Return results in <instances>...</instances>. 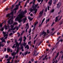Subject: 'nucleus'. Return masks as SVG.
Returning <instances> with one entry per match:
<instances>
[{"mask_svg": "<svg viewBox=\"0 0 63 63\" xmlns=\"http://www.w3.org/2000/svg\"><path fill=\"white\" fill-rule=\"evenodd\" d=\"M28 54V51H27L26 52H25L24 53L25 55H26Z\"/></svg>", "mask_w": 63, "mask_h": 63, "instance_id": "4be33fe9", "label": "nucleus"}, {"mask_svg": "<svg viewBox=\"0 0 63 63\" xmlns=\"http://www.w3.org/2000/svg\"><path fill=\"white\" fill-rule=\"evenodd\" d=\"M31 60L32 62H33V61H34V59H31Z\"/></svg>", "mask_w": 63, "mask_h": 63, "instance_id": "5fc2aeb1", "label": "nucleus"}, {"mask_svg": "<svg viewBox=\"0 0 63 63\" xmlns=\"http://www.w3.org/2000/svg\"><path fill=\"white\" fill-rule=\"evenodd\" d=\"M42 23L41 24H39V27H41V25H42Z\"/></svg>", "mask_w": 63, "mask_h": 63, "instance_id": "7c9ffc66", "label": "nucleus"}, {"mask_svg": "<svg viewBox=\"0 0 63 63\" xmlns=\"http://www.w3.org/2000/svg\"><path fill=\"white\" fill-rule=\"evenodd\" d=\"M7 51H8V52H10V51L11 52H12L13 51V50H11L10 48H8Z\"/></svg>", "mask_w": 63, "mask_h": 63, "instance_id": "4468645a", "label": "nucleus"}, {"mask_svg": "<svg viewBox=\"0 0 63 63\" xmlns=\"http://www.w3.org/2000/svg\"><path fill=\"white\" fill-rule=\"evenodd\" d=\"M2 33L4 35V37H5L4 39H3V40L2 41V42H4L5 43H6V41L5 40V39H7V38L8 37H7V36H8V34H6V32H4L3 31L2 32Z\"/></svg>", "mask_w": 63, "mask_h": 63, "instance_id": "39448f33", "label": "nucleus"}, {"mask_svg": "<svg viewBox=\"0 0 63 63\" xmlns=\"http://www.w3.org/2000/svg\"><path fill=\"white\" fill-rule=\"evenodd\" d=\"M33 19V18H31L30 20H31H31H32V19Z\"/></svg>", "mask_w": 63, "mask_h": 63, "instance_id": "4d7b16f0", "label": "nucleus"}, {"mask_svg": "<svg viewBox=\"0 0 63 63\" xmlns=\"http://www.w3.org/2000/svg\"><path fill=\"white\" fill-rule=\"evenodd\" d=\"M28 18H29V20H30L31 19V18L30 17H28Z\"/></svg>", "mask_w": 63, "mask_h": 63, "instance_id": "0e129e2a", "label": "nucleus"}, {"mask_svg": "<svg viewBox=\"0 0 63 63\" xmlns=\"http://www.w3.org/2000/svg\"><path fill=\"white\" fill-rule=\"evenodd\" d=\"M61 6V3H59L57 4V8H58L60 7Z\"/></svg>", "mask_w": 63, "mask_h": 63, "instance_id": "f8f14e48", "label": "nucleus"}, {"mask_svg": "<svg viewBox=\"0 0 63 63\" xmlns=\"http://www.w3.org/2000/svg\"><path fill=\"white\" fill-rule=\"evenodd\" d=\"M13 34V33H11L10 34V35H12Z\"/></svg>", "mask_w": 63, "mask_h": 63, "instance_id": "69168bd1", "label": "nucleus"}, {"mask_svg": "<svg viewBox=\"0 0 63 63\" xmlns=\"http://www.w3.org/2000/svg\"><path fill=\"white\" fill-rule=\"evenodd\" d=\"M6 50H7V49H6V48H5L4 49V51H6Z\"/></svg>", "mask_w": 63, "mask_h": 63, "instance_id": "37998d69", "label": "nucleus"}, {"mask_svg": "<svg viewBox=\"0 0 63 63\" xmlns=\"http://www.w3.org/2000/svg\"><path fill=\"white\" fill-rule=\"evenodd\" d=\"M14 14V11L11 12V13L8 14L6 15V17L8 18L7 19H10L8 21V23L9 24H13V14Z\"/></svg>", "mask_w": 63, "mask_h": 63, "instance_id": "f257e3e1", "label": "nucleus"}, {"mask_svg": "<svg viewBox=\"0 0 63 63\" xmlns=\"http://www.w3.org/2000/svg\"><path fill=\"white\" fill-rule=\"evenodd\" d=\"M16 29H17V30H18V27H17L16 28Z\"/></svg>", "mask_w": 63, "mask_h": 63, "instance_id": "3c124183", "label": "nucleus"}, {"mask_svg": "<svg viewBox=\"0 0 63 63\" xmlns=\"http://www.w3.org/2000/svg\"><path fill=\"white\" fill-rule=\"evenodd\" d=\"M34 63H37V61H35L34 62Z\"/></svg>", "mask_w": 63, "mask_h": 63, "instance_id": "774afa93", "label": "nucleus"}, {"mask_svg": "<svg viewBox=\"0 0 63 63\" xmlns=\"http://www.w3.org/2000/svg\"><path fill=\"white\" fill-rule=\"evenodd\" d=\"M62 18V16H61L60 18L59 19V20H60Z\"/></svg>", "mask_w": 63, "mask_h": 63, "instance_id": "49530a36", "label": "nucleus"}, {"mask_svg": "<svg viewBox=\"0 0 63 63\" xmlns=\"http://www.w3.org/2000/svg\"><path fill=\"white\" fill-rule=\"evenodd\" d=\"M49 20V19H48L47 20H46V22H48Z\"/></svg>", "mask_w": 63, "mask_h": 63, "instance_id": "4c0bfd02", "label": "nucleus"}, {"mask_svg": "<svg viewBox=\"0 0 63 63\" xmlns=\"http://www.w3.org/2000/svg\"><path fill=\"white\" fill-rule=\"evenodd\" d=\"M15 56H14L13 58V59H14V58H15Z\"/></svg>", "mask_w": 63, "mask_h": 63, "instance_id": "864d4df0", "label": "nucleus"}, {"mask_svg": "<svg viewBox=\"0 0 63 63\" xmlns=\"http://www.w3.org/2000/svg\"><path fill=\"white\" fill-rule=\"evenodd\" d=\"M10 27H11V30H15V29H16V27L13 28V27H14V26L11 25Z\"/></svg>", "mask_w": 63, "mask_h": 63, "instance_id": "9b49d317", "label": "nucleus"}, {"mask_svg": "<svg viewBox=\"0 0 63 63\" xmlns=\"http://www.w3.org/2000/svg\"><path fill=\"white\" fill-rule=\"evenodd\" d=\"M59 34H60V33H59V32H58L57 33V34L58 35H59Z\"/></svg>", "mask_w": 63, "mask_h": 63, "instance_id": "bf43d9fd", "label": "nucleus"}, {"mask_svg": "<svg viewBox=\"0 0 63 63\" xmlns=\"http://www.w3.org/2000/svg\"><path fill=\"white\" fill-rule=\"evenodd\" d=\"M26 32H27V29H26Z\"/></svg>", "mask_w": 63, "mask_h": 63, "instance_id": "13d9d810", "label": "nucleus"}, {"mask_svg": "<svg viewBox=\"0 0 63 63\" xmlns=\"http://www.w3.org/2000/svg\"><path fill=\"white\" fill-rule=\"evenodd\" d=\"M47 33H49V30H47Z\"/></svg>", "mask_w": 63, "mask_h": 63, "instance_id": "de8ad7c7", "label": "nucleus"}, {"mask_svg": "<svg viewBox=\"0 0 63 63\" xmlns=\"http://www.w3.org/2000/svg\"><path fill=\"white\" fill-rule=\"evenodd\" d=\"M51 30H52V31H54V29L53 28H52L51 29Z\"/></svg>", "mask_w": 63, "mask_h": 63, "instance_id": "58836bf2", "label": "nucleus"}, {"mask_svg": "<svg viewBox=\"0 0 63 63\" xmlns=\"http://www.w3.org/2000/svg\"><path fill=\"white\" fill-rule=\"evenodd\" d=\"M41 43H42V42H40L39 44H38V46H40V45H41Z\"/></svg>", "mask_w": 63, "mask_h": 63, "instance_id": "a19ab883", "label": "nucleus"}, {"mask_svg": "<svg viewBox=\"0 0 63 63\" xmlns=\"http://www.w3.org/2000/svg\"><path fill=\"white\" fill-rule=\"evenodd\" d=\"M54 9H53L50 11V12L51 13H53V12H54Z\"/></svg>", "mask_w": 63, "mask_h": 63, "instance_id": "412c9836", "label": "nucleus"}, {"mask_svg": "<svg viewBox=\"0 0 63 63\" xmlns=\"http://www.w3.org/2000/svg\"><path fill=\"white\" fill-rule=\"evenodd\" d=\"M38 2H39H39H41V0H37Z\"/></svg>", "mask_w": 63, "mask_h": 63, "instance_id": "ea45409f", "label": "nucleus"}, {"mask_svg": "<svg viewBox=\"0 0 63 63\" xmlns=\"http://www.w3.org/2000/svg\"><path fill=\"white\" fill-rule=\"evenodd\" d=\"M17 0L16 2L15 3V4L16 5V3H17Z\"/></svg>", "mask_w": 63, "mask_h": 63, "instance_id": "052dcab7", "label": "nucleus"}, {"mask_svg": "<svg viewBox=\"0 0 63 63\" xmlns=\"http://www.w3.org/2000/svg\"><path fill=\"white\" fill-rule=\"evenodd\" d=\"M26 11H25V12H23L21 13L19 15H18V16L15 19V20L16 21H18L19 22H20L21 21V19L23 17H24V15L25 14L24 13L26 14Z\"/></svg>", "mask_w": 63, "mask_h": 63, "instance_id": "f03ea898", "label": "nucleus"}, {"mask_svg": "<svg viewBox=\"0 0 63 63\" xmlns=\"http://www.w3.org/2000/svg\"><path fill=\"white\" fill-rule=\"evenodd\" d=\"M63 41V40L61 39V40H60L57 43H59V42H62Z\"/></svg>", "mask_w": 63, "mask_h": 63, "instance_id": "393cba45", "label": "nucleus"}, {"mask_svg": "<svg viewBox=\"0 0 63 63\" xmlns=\"http://www.w3.org/2000/svg\"><path fill=\"white\" fill-rule=\"evenodd\" d=\"M59 16H58V17H56V19L55 20V22H57V21L58 20V19L59 18L58 17H59Z\"/></svg>", "mask_w": 63, "mask_h": 63, "instance_id": "dca6fc26", "label": "nucleus"}, {"mask_svg": "<svg viewBox=\"0 0 63 63\" xmlns=\"http://www.w3.org/2000/svg\"><path fill=\"white\" fill-rule=\"evenodd\" d=\"M27 48L28 49H29V46L28 45H27L26 46L25 48Z\"/></svg>", "mask_w": 63, "mask_h": 63, "instance_id": "2eb2a0df", "label": "nucleus"}, {"mask_svg": "<svg viewBox=\"0 0 63 63\" xmlns=\"http://www.w3.org/2000/svg\"><path fill=\"white\" fill-rule=\"evenodd\" d=\"M24 42V44H23V45L24 46V47H25L26 45V43H25V41Z\"/></svg>", "mask_w": 63, "mask_h": 63, "instance_id": "aec40b11", "label": "nucleus"}, {"mask_svg": "<svg viewBox=\"0 0 63 63\" xmlns=\"http://www.w3.org/2000/svg\"><path fill=\"white\" fill-rule=\"evenodd\" d=\"M14 5H13L12 6V7L11 8V9L12 10L13 9V8H14Z\"/></svg>", "mask_w": 63, "mask_h": 63, "instance_id": "c756f323", "label": "nucleus"}, {"mask_svg": "<svg viewBox=\"0 0 63 63\" xmlns=\"http://www.w3.org/2000/svg\"><path fill=\"white\" fill-rule=\"evenodd\" d=\"M34 53L33 54V55L34 56L35 55V53L36 52V50H34Z\"/></svg>", "mask_w": 63, "mask_h": 63, "instance_id": "c85d7f7f", "label": "nucleus"}, {"mask_svg": "<svg viewBox=\"0 0 63 63\" xmlns=\"http://www.w3.org/2000/svg\"><path fill=\"white\" fill-rule=\"evenodd\" d=\"M38 22H36V23H35V24L34 25V27H35V26H36V25H37V24H38Z\"/></svg>", "mask_w": 63, "mask_h": 63, "instance_id": "a211bd4d", "label": "nucleus"}, {"mask_svg": "<svg viewBox=\"0 0 63 63\" xmlns=\"http://www.w3.org/2000/svg\"><path fill=\"white\" fill-rule=\"evenodd\" d=\"M23 46H21V49H23Z\"/></svg>", "mask_w": 63, "mask_h": 63, "instance_id": "6e6d98bb", "label": "nucleus"}, {"mask_svg": "<svg viewBox=\"0 0 63 63\" xmlns=\"http://www.w3.org/2000/svg\"><path fill=\"white\" fill-rule=\"evenodd\" d=\"M38 4L36 5H35L34 7L33 8V9H32V8H31L30 9V11L31 12H32V11H34V14H35L36 13V12H37V10H38V9H36V8L37 6H38Z\"/></svg>", "mask_w": 63, "mask_h": 63, "instance_id": "20e7f679", "label": "nucleus"}, {"mask_svg": "<svg viewBox=\"0 0 63 63\" xmlns=\"http://www.w3.org/2000/svg\"><path fill=\"white\" fill-rule=\"evenodd\" d=\"M44 37L47 35V33L44 31H43L42 32V35H43Z\"/></svg>", "mask_w": 63, "mask_h": 63, "instance_id": "1a4fd4ad", "label": "nucleus"}, {"mask_svg": "<svg viewBox=\"0 0 63 63\" xmlns=\"http://www.w3.org/2000/svg\"><path fill=\"white\" fill-rule=\"evenodd\" d=\"M43 12H44V10H43L42 11H41L40 12L39 14L40 15L39 16V17H41L43 16Z\"/></svg>", "mask_w": 63, "mask_h": 63, "instance_id": "423d86ee", "label": "nucleus"}, {"mask_svg": "<svg viewBox=\"0 0 63 63\" xmlns=\"http://www.w3.org/2000/svg\"><path fill=\"white\" fill-rule=\"evenodd\" d=\"M9 10V8H6V11H7V10Z\"/></svg>", "mask_w": 63, "mask_h": 63, "instance_id": "e2e57ef3", "label": "nucleus"}, {"mask_svg": "<svg viewBox=\"0 0 63 63\" xmlns=\"http://www.w3.org/2000/svg\"><path fill=\"white\" fill-rule=\"evenodd\" d=\"M45 19V18H44L43 19L42 21V23H43V22H44V21Z\"/></svg>", "mask_w": 63, "mask_h": 63, "instance_id": "5701e85b", "label": "nucleus"}, {"mask_svg": "<svg viewBox=\"0 0 63 63\" xmlns=\"http://www.w3.org/2000/svg\"><path fill=\"white\" fill-rule=\"evenodd\" d=\"M59 55V52H58L57 53V55L55 57V59H56V57H57V56H58Z\"/></svg>", "mask_w": 63, "mask_h": 63, "instance_id": "6ab92c4d", "label": "nucleus"}, {"mask_svg": "<svg viewBox=\"0 0 63 63\" xmlns=\"http://www.w3.org/2000/svg\"><path fill=\"white\" fill-rule=\"evenodd\" d=\"M56 0H54V2L53 3L54 4H56Z\"/></svg>", "mask_w": 63, "mask_h": 63, "instance_id": "bb28decb", "label": "nucleus"}, {"mask_svg": "<svg viewBox=\"0 0 63 63\" xmlns=\"http://www.w3.org/2000/svg\"><path fill=\"white\" fill-rule=\"evenodd\" d=\"M31 29H30V30L29 31V33L30 34V32H31Z\"/></svg>", "mask_w": 63, "mask_h": 63, "instance_id": "79ce46f5", "label": "nucleus"}, {"mask_svg": "<svg viewBox=\"0 0 63 63\" xmlns=\"http://www.w3.org/2000/svg\"><path fill=\"white\" fill-rule=\"evenodd\" d=\"M6 21L5 20L4 21L3 23H2V24L3 23H6Z\"/></svg>", "mask_w": 63, "mask_h": 63, "instance_id": "603ef678", "label": "nucleus"}, {"mask_svg": "<svg viewBox=\"0 0 63 63\" xmlns=\"http://www.w3.org/2000/svg\"><path fill=\"white\" fill-rule=\"evenodd\" d=\"M18 52V50L16 51V52H15V51H14L13 53H11V55H12L13 56H14V55H16V54Z\"/></svg>", "mask_w": 63, "mask_h": 63, "instance_id": "0eeeda50", "label": "nucleus"}, {"mask_svg": "<svg viewBox=\"0 0 63 63\" xmlns=\"http://www.w3.org/2000/svg\"><path fill=\"white\" fill-rule=\"evenodd\" d=\"M52 0H50L49 1V2L48 3V5L49 6H50L52 4Z\"/></svg>", "mask_w": 63, "mask_h": 63, "instance_id": "6e6552de", "label": "nucleus"}, {"mask_svg": "<svg viewBox=\"0 0 63 63\" xmlns=\"http://www.w3.org/2000/svg\"><path fill=\"white\" fill-rule=\"evenodd\" d=\"M46 59H47V58H45L42 59V60H46Z\"/></svg>", "mask_w": 63, "mask_h": 63, "instance_id": "473e14b6", "label": "nucleus"}, {"mask_svg": "<svg viewBox=\"0 0 63 63\" xmlns=\"http://www.w3.org/2000/svg\"><path fill=\"white\" fill-rule=\"evenodd\" d=\"M26 20V18L24 19L23 20H24V22H23V23H24L25 22V20Z\"/></svg>", "mask_w": 63, "mask_h": 63, "instance_id": "a878e982", "label": "nucleus"}, {"mask_svg": "<svg viewBox=\"0 0 63 63\" xmlns=\"http://www.w3.org/2000/svg\"><path fill=\"white\" fill-rule=\"evenodd\" d=\"M26 26H27L26 27H28L29 26H28V23H27L26 24Z\"/></svg>", "mask_w": 63, "mask_h": 63, "instance_id": "c9c22d12", "label": "nucleus"}, {"mask_svg": "<svg viewBox=\"0 0 63 63\" xmlns=\"http://www.w3.org/2000/svg\"><path fill=\"white\" fill-rule=\"evenodd\" d=\"M27 2H26L25 3V5H24V6H25H25H26V4H27Z\"/></svg>", "mask_w": 63, "mask_h": 63, "instance_id": "8fccbe9b", "label": "nucleus"}, {"mask_svg": "<svg viewBox=\"0 0 63 63\" xmlns=\"http://www.w3.org/2000/svg\"><path fill=\"white\" fill-rule=\"evenodd\" d=\"M38 35L37 34L35 36V37H34V39H35V38H36V37H37V35Z\"/></svg>", "mask_w": 63, "mask_h": 63, "instance_id": "09e8293b", "label": "nucleus"}, {"mask_svg": "<svg viewBox=\"0 0 63 63\" xmlns=\"http://www.w3.org/2000/svg\"><path fill=\"white\" fill-rule=\"evenodd\" d=\"M31 16H33V14H30Z\"/></svg>", "mask_w": 63, "mask_h": 63, "instance_id": "680f3d73", "label": "nucleus"}, {"mask_svg": "<svg viewBox=\"0 0 63 63\" xmlns=\"http://www.w3.org/2000/svg\"><path fill=\"white\" fill-rule=\"evenodd\" d=\"M15 6L16 7V8L14 10V11H15V13H16V10L18 9V5H16Z\"/></svg>", "mask_w": 63, "mask_h": 63, "instance_id": "9d476101", "label": "nucleus"}, {"mask_svg": "<svg viewBox=\"0 0 63 63\" xmlns=\"http://www.w3.org/2000/svg\"><path fill=\"white\" fill-rule=\"evenodd\" d=\"M17 24V23L15 22L14 23V25H16Z\"/></svg>", "mask_w": 63, "mask_h": 63, "instance_id": "cd10ccee", "label": "nucleus"}, {"mask_svg": "<svg viewBox=\"0 0 63 63\" xmlns=\"http://www.w3.org/2000/svg\"><path fill=\"white\" fill-rule=\"evenodd\" d=\"M8 58V55H6L5 57V58Z\"/></svg>", "mask_w": 63, "mask_h": 63, "instance_id": "b1692460", "label": "nucleus"}, {"mask_svg": "<svg viewBox=\"0 0 63 63\" xmlns=\"http://www.w3.org/2000/svg\"><path fill=\"white\" fill-rule=\"evenodd\" d=\"M3 30H4V28H1V31H3Z\"/></svg>", "mask_w": 63, "mask_h": 63, "instance_id": "f704fd0d", "label": "nucleus"}, {"mask_svg": "<svg viewBox=\"0 0 63 63\" xmlns=\"http://www.w3.org/2000/svg\"><path fill=\"white\" fill-rule=\"evenodd\" d=\"M0 28H1L2 26V24H0Z\"/></svg>", "mask_w": 63, "mask_h": 63, "instance_id": "72a5a7b5", "label": "nucleus"}, {"mask_svg": "<svg viewBox=\"0 0 63 63\" xmlns=\"http://www.w3.org/2000/svg\"><path fill=\"white\" fill-rule=\"evenodd\" d=\"M0 39L1 40H3V39H4V37H2L1 38H0Z\"/></svg>", "mask_w": 63, "mask_h": 63, "instance_id": "e433bc0d", "label": "nucleus"}, {"mask_svg": "<svg viewBox=\"0 0 63 63\" xmlns=\"http://www.w3.org/2000/svg\"><path fill=\"white\" fill-rule=\"evenodd\" d=\"M15 44H14V45L13 46V47H12V48H14V47H15Z\"/></svg>", "mask_w": 63, "mask_h": 63, "instance_id": "2f4dec72", "label": "nucleus"}, {"mask_svg": "<svg viewBox=\"0 0 63 63\" xmlns=\"http://www.w3.org/2000/svg\"><path fill=\"white\" fill-rule=\"evenodd\" d=\"M47 8H48V10L49 11V7L48 6Z\"/></svg>", "mask_w": 63, "mask_h": 63, "instance_id": "c03bdc74", "label": "nucleus"}, {"mask_svg": "<svg viewBox=\"0 0 63 63\" xmlns=\"http://www.w3.org/2000/svg\"><path fill=\"white\" fill-rule=\"evenodd\" d=\"M19 41H20V42L19 43V44L18 43H16V46L15 47V48H18V47H19V45H21V41H22V38L20 37L19 38V39L18 40Z\"/></svg>", "mask_w": 63, "mask_h": 63, "instance_id": "7ed1b4c3", "label": "nucleus"}, {"mask_svg": "<svg viewBox=\"0 0 63 63\" xmlns=\"http://www.w3.org/2000/svg\"><path fill=\"white\" fill-rule=\"evenodd\" d=\"M24 40H23V41L24 42H25V40H26V37H25V36H24Z\"/></svg>", "mask_w": 63, "mask_h": 63, "instance_id": "f3484780", "label": "nucleus"}, {"mask_svg": "<svg viewBox=\"0 0 63 63\" xmlns=\"http://www.w3.org/2000/svg\"><path fill=\"white\" fill-rule=\"evenodd\" d=\"M57 63V60H56V61L55 62V63Z\"/></svg>", "mask_w": 63, "mask_h": 63, "instance_id": "338daca9", "label": "nucleus"}, {"mask_svg": "<svg viewBox=\"0 0 63 63\" xmlns=\"http://www.w3.org/2000/svg\"><path fill=\"white\" fill-rule=\"evenodd\" d=\"M56 33V32H55L53 34H52L51 35H53V34H55V33Z\"/></svg>", "mask_w": 63, "mask_h": 63, "instance_id": "a18cd8bd", "label": "nucleus"}, {"mask_svg": "<svg viewBox=\"0 0 63 63\" xmlns=\"http://www.w3.org/2000/svg\"><path fill=\"white\" fill-rule=\"evenodd\" d=\"M4 28L6 30H7V29L9 28V26H7L5 25L4 26Z\"/></svg>", "mask_w": 63, "mask_h": 63, "instance_id": "ddd939ff", "label": "nucleus"}]
</instances>
